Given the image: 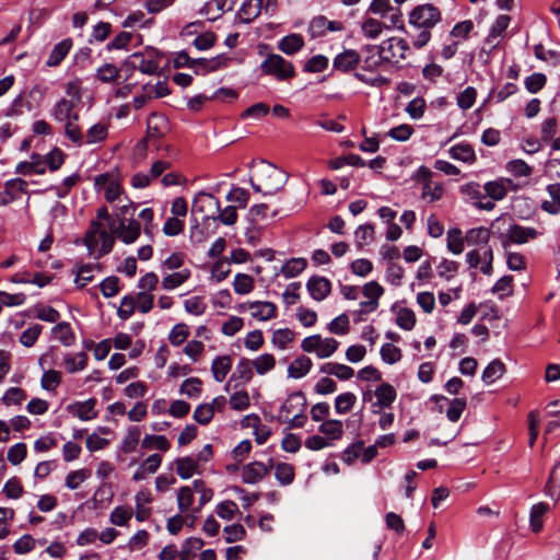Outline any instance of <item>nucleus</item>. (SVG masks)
Instances as JSON below:
<instances>
[{
  "label": "nucleus",
  "instance_id": "nucleus-1",
  "mask_svg": "<svg viewBox=\"0 0 560 560\" xmlns=\"http://www.w3.org/2000/svg\"><path fill=\"white\" fill-rule=\"evenodd\" d=\"M66 94L68 97L59 100L50 109L51 117L63 125L66 136L75 144L83 143V133L78 126L79 106L82 103L79 81L67 84Z\"/></svg>",
  "mask_w": 560,
  "mask_h": 560
},
{
  "label": "nucleus",
  "instance_id": "nucleus-2",
  "mask_svg": "<svg viewBox=\"0 0 560 560\" xmlns=\"http://www.w3.org/2000/svg\"><path fill=\"white\" fill-rule=\"evenodd\" d=\"M442 21L440 9L432 3H423L415 7L409 15L410 26L420 30L412 44L417 48L425 46L431 38V30Z\"/></svg>",
  "mask_w": 560,
  "mask_h": 560
},
{
  "label": "nucleus",
  "instance_id": "nucleus-3",
  "mask_svg": "<svg viewBox=\"0 0 560 560\" xmlns=\"http://www.w3.org/2000/svg\"><path fill=\"white\" fill-rule=\"evenodd\" d=\"M98 240H101L102 244L97 252V258L112 252L115 238L109 232L102 229L100 221L92 220L83 238L90 255H93L97 249Z\"/></svg>",
  "mask_w": 560,
  "mask_h": 560
},
{
  "label": "nucleus",
  "instance_id": "nucleus-4",
  "mask_svg": "<svg viewBox=\"0 0 560 560\" xmlns=\"http://www.w3.org/2000/svg\"><path fill=\"white\" fill-rule=\"evenodd\" d=\"M257 177L262 184L264 195H273L280 190L288 180V175L275 165L262 161L257 170Z\"/></svg>",
  "mask_w": 560,
  "mask_h": 560
},
{
  "label": "nucleus",
  "instance_id": "nucleus-5",
  "mask_svg": "<svg viewBox=\"0 0 560 560\" xmlns=\"http://www.w3.org/2000/svg\"><path fill=\"white\" fill-rule=\"evenodd\" d=\"M339 347V342L335 338H322L320 335H312L304 338L301 348L304 352H315L318 359L331 357Z\"/></svg>",
  "mask_w": 560,
  "mask_h": 560
},
{
  "label": "nucleus",
  "instance_id": "nucleus-6",
  "mask_svg": "<svg viewBox=\"0 0 560 560\" xmlns=\"http://www.w3.org/2000/svg\"><path fill=\"white\" fill-rule=\"evenodd\" d=\"M141 233V225L135 219L126 220L125 218L117 221L110 230V234L117 236L122 243L129 245L135 243Z\"/></svg>",
  "mask_w": 560,
  "mask_h": 560
},
{
  "label": "nucleus",
  "instance_id": "nucleus-7",
  "mask_svg": "<svg viewBox=\"0 0 560 560\" xmlns=\"http://www.w3.org/2000/svg\"><path fill=\"white\" fill-rule=\"evenodd\" d=\"M345 25L340 21H330L325 15H316L308 23L307 33L311 38L324 37L328 32H341Z\"/></svg>",
  "mask_w": 560,
  "mask_h": 560
},
{
  "label": "nucleus",
  "instance_id": "nucleus-8",
  "mask_svg": "<svg viewBox=\"0 0 560 560\" xmlns=\"http://www.w3.org/2000/svg\"><path fill=\"white\" fill-rule=\"evenodd\" d=\"M167 131V119L165 116L152 113L147 120V137L139 143L142 148H147L149 142L159 140Z\"/></svg>",
  "mask_w": 560,
  "mask_h": 560
},
{
  "label": "nucleus",
  "instance_id": "nucleus-9",
  "mask_svg": "<svg viewBox=\"0 0 560 560\" xmlns=\"http://www.w3.org/2000/svg\"><path fill=\"white\" fill-rule=\"evenodd\" d=\"M166 62L163 66H160L158 62L153 60L152 52H149L147 56L142 52H136L129 56L126 61L127 70H165L168 68L170 58H165Z\"/></svg>",
  "mask_w": 560,
  "mask_h": 560
},
{
  "label": "nucleus",
  "instance_id": "nucleus-10",
  "mask_svg": "<svg viewBox=\"0 0 560 560\" xmlns=\"http://www.w3.org/2000/svg\"><path fill=\"white\" fill-rule=\"evenodd\" d=\"M264 0H245L236 12L235 19L243 24H250L261 13Z\"/></svg>",
  "mask_w": 560,
  "mask_h": 560
},
{
  "label": "nucleus",
  "instance_id": "nucleus-11",
  "mask_svg": "<svg viewBox=\"0 0 560 560\" xmlns=\"http://www.w3.org/2000/svg\"><path fill=\"white\" fill-rule=\"evenodd\" d=\"M272 467V464L270 463L269 466L265 465L260 462H254L250 464H247L243 467L242 470V480L245 483L254 485L262 480L267 474L269 472V469Z\"/></svg>",
  "mask_w": 560,
  "mask_h": 560
},
{
  "label": "nucleus",
  "instance_id": "nucleus-12",
  "mask_svg": "<svg viewBox=\"0 0 560 560\" xmlns=\"http://www.w3.org/2000/svg\"><path fill=\"white\" fill-rule=\"evenodd\" d=\"M96 400L90 398L85 401H77L67 406V411L82 421H89L97 417L95 410Z\"/></svg>",
  "mask_w": 560,
  "mask_h": 560
},
{
  "label": "nucleus",
  "instance_id": "nucleus-13",
  "mask_svg": "<svg viewBox=\"0 0 560 560\" xmlns=\"http://www.w3.org/2000/svg\"><path fill=\"white\" fill-rule=\"evenodd\" d=\"M307 291L315 301L325 300L331 291V283L325 277H311L306 283Z\"/></svg>",
  "mask_w": 560,
  "mask_h": 560
},
{
  "label": "nucleus",
  "instance_id": "nucleus-14",
  "mask_svg": "<svg viewBox=\"0 0 560 560\" xmlns=\"http://www.w3.org/2000/svg\"><path fill=\"white\" fill-rule=\"evenodd\" d=\"M306 405V397L301 390L291 394L280 408L279 420L284 416L305 411Z\"/></svg>",
  "mask_w": 560,
  "mask_h": 560
},
{
  "label": "nucleus",
  "instance_id": "nucleus-15",
  "mask_svg": "<svg viewBox=\"0 0 560 560\" xmlns=\"http://www.w3.org/2000/svg\"><path fill=\"white\" fill-rule=\"evenodd\" d=\"M463 194H466L475 200V206L479 209L490 211L494 208V202L488 200L481 192L480 185L478 183H468L460 188Z\"/></svg>",
  "mask_w": 560,
  "mask_h": 560
},
{
  "label": "nucleus",
  "instance_id": "nucleus-16",
  "mask_svg": "<svg viewBox=\"0 0 560 560\" xmlns=\"http://www.w3.org/2000/svg\"><path fill=\"white\" fill-rule=\"evenodd\" d=\"M250 315L258 320H269L277 316V306L268 301H255L248 303Z\"/></svg>",
  "mask_w": 560,
  "mask_h": 560
},
{
  "label": "nucleus",
  "instance_id": "nucleus-17",
  "mask_svg": "<svg viewBox=\"0 0 560 560\" xmlns=\"http://www.w3.org/2000/svg\"><path fill=\"white\" fill-rule=\"evenodd\" d=\"M72 46H73L72 38H65L61 42L57 43L52 47V49L45 62L46 66L49 68L58 67L61 63V61L68 56Z\"/></svg>",
  "mask_w": 560,
  "mask_h": 560
},
{
  "label": "nucleus",
  "instance_id": "nucleus-18",
  "mask_svg": "<svg viewBox=\"0 0 560 560\" xmlns=\"http://www.w3.org/2000/svg\"><path fill=\"white\" fill-rule=\"evenodd\" d=\"M219 208H220V201L218 198H215L211 194L201 191V192L197 194V196L194 198L191 211L205 213V218L209 219L210 215L207 214L206 212L210 209L219 210Z\"/></svg>",
  "mask_w": 560,
  "mask_h": 560
},
{
  "label": "nucleus",
  "instance_id": "nucleus-19",
  "mask_svg": "<svg viewBox=\"0 0 560 560\" xmlns=\"http://www.w3.org/2000/svg\"><path fill=\"white\" fill-rule=\"evenodd\" d=\"M97 78L103 82H115L118 84V88L115 90V94L118 97H125L130 92L132 86L135 85L133 82L129 81V77L124 78V84L120 85L119 80L121 79L120 72H98Z\"/></svg>",
  "mask_w": 560,
  "mask_h": 560
},
{
  "label": "nucleus",
  "instance_id": "nucleus-20",
  "mask_svg": "<svg viewBox=\"0 0 560 560\" xmlns=\"http://www.w3.org/2000/svg\"><path fill=\"white\" fill-rule=\"evenodd\" d=\"M360 61V55L353 49L338 54L334 59L335 70H354Z\"/></svg>",
  "mask_w": 560,
  "mask_h": 560
},
{
  "label": "nucleus",
  "instance_id": "nucleus-21",
  "mask_svg": "<svg viewBox=\"0 0 560 560\" xmlns=\"http://www.w3.org/2000/svg\"><path fill=\"white\" fill-rule=\"evenodd\" d=\"M433 399L436 402L443 400V401H447L450 404V406L446 410V417L452 422L458 421L463 411L466 408V399H464V398H454L452 400H448L444 396L435 395V396H433Z\"/></svg>",
  "mask_w": 560,
  "mask_h": 560
},
{
  "label": "nucleus",
  "instance_id": "nucleus-22",
  "mask_svg": "<svg viewBox=\"0 0 560 560\" xmlns=\"http://www.w3.org/2000/svg\"><path fill=\"white\" fill-rule=\"evenodd\" d=\"M550 510V506L546 502H539L530 508L529 513V525L534 533H540L544 527L542 517Z\"/></svg>",
  "mask_w": 560,
  "mask_h": 560
},
{
  "label": "nucleus",
  "instance_id": "nucleus-23",
  "mask_svg": "<svg viewBox=\"0 0 560 560\" xmlns=\"http://www.w3.org/2000/svg\"><path fill=\"white\" fill-rule=\"evenodd\" d=\"M304 46V38L301 34L292 33L279 40L278 48L287 54L292 55L302 49Z\"/></svg>",
  "mask_w": 560,
  "mask_h": 560
},
{
  "label": "nucleus",
  "instance_id": "nucleus-24",
  "mask_svg": "<svg viewBox=\"0 0 560 560\" xmlns=\"http://www.w3.org/2000/svg\"><path fill=\"white\" fill-rule=\"evenodd\" d=\"M312 360L305 355L298 357L288 368V376L292 378H302L312 369Z\"/></svg>",
  "mask_w": 560,
  "mask_h": 560
},
{
  "label": "nucleus",
  "instance_id": "nucleus-25",
  "mask_svg": "<svg viewBox=\"0 0 560 560\" xmlns=\"http://www.w3.org/2000/svg\"><path fill=\"white\" fill-rule=\"evenodd\" d=\"M232 368V360L229 355H221L213 360L211 364V372L213 378L221 383L224 381Z\"/></svg>",
  "mask_w": 560,
  "mask_h": 560
},
{
  "label": "nucleus",
  "instance_id": "nucleus-26",
  "mask_svg": "<svg viewBox=\"0 0 560 560\" xmlns=\"http://www.w3.org/2000/svg\"><path fill=\"white\" fill-rule=\"evenodd\" d=\"M450 155L452 159L462 161L465 163H474L476 161V154L472 147L468 143H458L450 149Z\"/></svg>",
  "mask_w": 560,
  "mask_h": 560
},
{
  "label": "nucleus",
  "instance_id": "nucleus-27",
  "mask_svg": "<svg viewBox=\"0 0 560 560\" xmlns=\"http://www.w3.org/2000/svg\"><path fill=\"white\" fill-rule=\"evenodd\" d=\"M547 190L551 200H545L541 203V209L550 214H558L560 212V184L548 185Z\"/></svg>",
  "mask_w": 560,
  "mask_h": 560
},
{
  "label": "nucleus",
  "instance_id": "nucleus-28",
  "mask_svg": "<svg viewBox=\"0 0 560 560\" xmlns=\"http://www.w3.org/2000/svg\"><path fill=\"white\" fill-rule=\"evenodd\" d=\"M189 269H182L180 271L170 273L162 279V288L164 290H173L180 287L190 278Z\"/></svg>",
  "mask_w": 560,
  "mask_h": 560
},
{
  "label": "nucleus",
  "instance_id": "nucleus-29",
  "mask_svg": "<svg viewBox=\"0 0 560 560\" xmlns=\"http://www.w3.org/2000/svg\"><path fill=\"white\" fill-rule=\"evenodd\" d=\"M375 396L377 399L376 405L381 407H390L397 395L395 388L390 384L383 383L375 389Z\"/></svg>",
  "mask_w": 560,
  "mask_h": 560
},
{
  "label": "nucleus",
  "instance_id": "nucleus-30",
  "mask_svg": "<svg viewBox=\"0 0 560 560\" xmlns=\"http://www.w3.org/2000/svg\"><path fill=\"white\" fill-rule=\"evenodd\" d=\"M51 332L66 347H69L74 343L75 336L69 323H58L52 327Z\"/></svg>",
  "mask_w": 560,
  "mask_h": 560
},
{
  "label": "nucleus",
  "instance_id": "nucleus-31",
  "mask_svg": "<svg viewBox=\"0 0 560 560\" xmlns=\"http://www.w3.org/2000/svg\"><path fill=\"white\" fill-rule=\"evenodd\" d=\"M177 475L182 479H189L198 468L196 459L186 456L175 460Z\"/></svg>",
  "mask_w": 560,
  "mask_h": 560
},
{
  "label": "nucleus",
  "instance_id": "nucleus-32",
  "mask_svg": "<svg viewBox=\"0 0 560 560\" xmlns=\"http://www.w3.org/2000/svg\"><path fill=\"white\" fill-rule=\"evenodd\" d=\"M253 362L248 359H241L236 364L235 371L232 374V380H237L242 383H247L253 378Z\"/></svg>",
  "mask_w": 560,
  "mask_h": 560
},
{
  "label": "nucleus",
  "instance_id": "nucleus-33",
  "mask_svg": "<svg viewBox=\"0 0 560 560\" xmlns=\"http://www.w3.org/2000/svg\"><path fill=\"white\" fill-rule=\"evenodd\" d=\"M534 55L538 60L546 62L550 67L558 66L560 61V54L558 51L546 49L541 44L534 46Z\"/></svg>",
  "mask_w": 560,
  "mask_h": 560
},
{
  "label": "nucleus",
  "instance_id": "nucleus-34",
  "mask_svg": "<svg viewBox=\"0 0 560 560\" xmlns=\"http://www.w3.org/2000/svg\"><path fill=\"white\" fill-rule=\"evenodd\" d=\"M504 373V364L500 360L491 361L482 372L481 378L486 384H492Z\"/></svg>",
  "mask_w": 560,
  "mask_h": 560
},
{
  "label": "nucleus",
  "instance_id": "nucleus-35",
  "mask_svg": "<svg viewBox=\"0 0 560 560\" xmlns=\"http://www.w3.org/2000/svg\"><path fill=\"white\" fill-rule=\"evenodd\" d=\"M447 249L454 255H459L464 250V238L462 231L457 228L450 229L446 235Z\"/></svg>",
  "mask_w": 560,
  "mask_h": 560
},
{
  "label": "nucleus",
  "instance_id": "nucleus-36",
  "mask_svg": "<svg viewBox=\"0 0 560 560\" xmlns=\"http://www.w3.org/2000/svg\"><path fill=\"white\" fill-rule=\"evenodd\" d=\"M173 66L175 69H179L183 67L187 68H196V67H207V60L203 58H196L192 59L188 56L186 51H179L174 58H173Z\"/></svg>",
  "mask_w": 560,
  "mask_h": 560
},
{
  "label": "nucleus",
  "instance_id": "nucleus-37",
  "mask_svg": "<svg viewBox=\"0 0 560 560\" xmlns=\"http://www.w3.org/2000/svg\"><path fill=\"white\" fill-rule=\"evenodd\" d=\"M307 266L304 258H291L281 268V273L287 278H294L300 275Z\"/></svg>",
  "mask_w": 560,
  "mask_h": 560
},
{
  "label": "nucleus",
  "instance_id": "nucleus-38",
  "mask_svg": "<svg viewBox=\"0 0 560 560\" xmlns=\"http://www.w3.org/2000/svg\"><path fill=\"white\" fill-rule=\"evenodd\" d=\"M88 362L85 352H79L75 355L67 354L63 359L65 368L69 373L84 370Z\"/></svg>",
  "mask_w": 560,
  "mask_h": 560
},
{
  "label": "nucleus",
  "instance_id": "nucleus-39",
  "mask_svg": "<svg viewBox=\"0 0 560 560\" xmlns=\"http://www.w3.org/2000/svg\"><path fill=\"white\" fill-rule=\"evenodd\" d=\"M483 190L486 192V198L489 197V200L492 202L495 200H501L506 196L504 182H501L500 178L486 183Z\"/></svg>",
  "mask_w": 560,
  "mask_h": 560
},
{
  "label": "nucleus",
  "instance_id": "nucleus-40",
  "mask_svg": "<svg viewBox=\"0 0 560 560\" xmlns=\"http://www.w3.org/2000/svg\"><path fill=\"white\" fill-rule=\"evenodd\" d=\"M141 435V431L138 427H129L127 430V434L121 443V451L124 453H132L136 451L137 445L139 443Z\"/></svg>",
  "mask_w": 560,
  "mask_h": 560
},
{
  "label": "nucleus",
  "instance_id": "nucleus-41",
  "mask_svg": "<svg viewBox=\"0 0 560 560\" xmlns=\"http://www.w3.org/2000/svg\"><path fill=\"white\" fill-rule=\"evenodd\" d=\"M141 446L144 450L156 448L163 452H166L171 444L168 440L164 435H151L147 434L141 442Z\"/></svg>",
  "mask_w": 560,
  "mask_h": 560
},
{
  "label": "nucleus",
  "instance_id": "nucleus-42",
  "mask_svg": "<svg viewBox=\"0 0 560 560\" xmlns=\"http://www.w3.org/2000/svg\"><path fill=\"white\" fill-rule=\"evenodd\" d=\"M355 244L359 248L370 244L374 240V228L372 224H361L354 231Z\"/></svg>",
  "mask_w": 560,
  "mask_h": 560
},
{
  "label": "nucleus",
  "instance_id": "nucleus-43",
  "mask_svg": "<svg viewBox=\"0 0 560 560\" xmlns=\"http://www.w3.org/2000/svg\"><path fill=\"white\" fill-rule=\"evenodd\" d=\"M355 401L357 397L353 393L340 394L335 398V409L339 415L347 413L353 408Z\"/></svg>",
  "mask_w": 560,
  "mask_h": 560
},
{
  "label": "nucleus",
  "instance_id": "nucleus-44",
  "mask_svg": "<svg viewBox=\"0 0 560 560\" xmlns=\"http://www.w3.org/2000/svg\"><path fill=\"white\" fill-rule=\"evenodd\" d=\"M444 192V188L440 183H425L422 186L421 198L428 200L429 202L438 201L442 198Z\"/></svg>",
  "mask_w": 560,
  "mask_h": 560
},
{
  "label": "nucleus",
  "instance_id": "nucleus-45",
  "mask_svg": "<svg viewBox=\"0 0 560 560\" xmlns=\"http://www.w3.org/2000/svg\"><path fill=\"white\" fill-rule=\"evenodd\" d=\"M233 288L237 294H247L254 289V279L247 273H237L234 278Z\"/></svg>",
  "mask_w": 560,
  "mask_h": 560
},
{
  "label": "nucleus",
  "instance_id": "nucleus-46",
  "mask_svg": "<svg viewBox=\"0 0 560 560\" xmlns=\"http://www.w3.org/2000/svg\"><path fill=\"white\" fill-rule=\"evenodd\" d=\"M92 49L89 47H81L72 59V67L75 69H86L92 67Z\"/></svg>",
  "mask_w": 560,
  "mask_h": 560
},
{
  "label": "nucleus",
  "instance_id": "nucleus-47",
  "mask_svg": "<svg viewBox=\"0 0 560 560\" xmlns=\"http://www.w3.org/2000/svg\"><path fill=\"white\" fill-rule=\"evenodd\" d=\"M262 70H293L292 63L280 55H270L262 63Z\"/></svg>",
  "mask_w": 560,
  "mask_h": 560
},
{
  "label": "nucleus",
  "instance_id": "nucleus-48",
  "mask_svg": "<svg viewBox=\"0 0 560 560\" xmlns=\"http://www.w3.org/2000/svg\"><path fill=\"white\" fill-rule=\"evenodd\" d=\"M275 476L281 485L288 486L294 479V467L288 463H279L276 465Z\"/></svg>",
  "mask_w": 560,
  "mask_h": 560
},
{
  "label": "nucleus",
  "instance_id": "nucleus-49",
  "mask_svg": "<svg viewBox=\"0 0 560 560\" xmlns=\"http://www.w3.org/2000/svg\"><path fill=\"white\" fill-rule=\"evenodd\" d=\"M293 339L294 332L291 329L280 328L273 331L271 341L277 348L283 350Z\"/></svg>",
  "mask_w": 560,
  "mask_h": 560
},
{
  "label": "nucleus",
  "instance_id": "nucleus-50",
  "mask_svg": "<svg viewBox=\"0 0 560 560\" xmlns=\"http://www.w3.org/2000/svg\"><path fill=\"white\" fill-rule=\"evenodd\" d=\"M319 432L337 440L342 435V422L340 420H327L319 425Z\"/></svg>",
  "mask_w": 560,
  "mask_h": 560
},
{
  "label": "nucleus",
  "instance_id": "nucleus-51",
  "mask_svg": "<svg viewBox=\"0 0 560 560\" xmlns=\"http://www.w3.org/2000/svg\"><path fill=\"white\" fill-rule=\"evenodd\" d=\"M359 81L370 86H382L389 83V79L380 74V72H355Z\"/></svg>",
  "mask_w": 560,
  "mask_h": 560
},
{
  "label": "nucleus",
  "instance_id": "nucleus-52",
  "mask_svg": "<svg viewBox=\"0 0 560 560\" xmlns=\"http://www.w3.org/2000/svg\"><path fill=\"white\" fill-rule=\"evenodd\" d=\"M252 362L259 375H264L265 373L271 371L276 364L275 357L270 353H264Z\"/></svg>",
  "mask_w": 560,
  "mask_h": 560
},
{
  "label": "nucleus",
  "instance_id": "nucleus-53",
  "mask_svg": "<svg viewBox=\"0 0 560 560\" xmlns=\"http://www.w3.org/2000/svg\"><path fill=\"white\" fill-rule=\"evenodd\" d=\"M396 324L401 329L411 330L416 324V316L410 308H399L397 312Z\"/></svg>",
  "mask_w": 560,
  "mask_h": 560
},
{
  "label": "nucleus",
  "instance_id": "nucleus-54",
  "mask_svg": "<svg viewBox=\"0 0 560 560\" xmlns=\"http://www.w3.org/2000/svg\"><path fill=\"white\" fill-rule=\"evenodd\" d=\"M89 477H90V471L88 469L73 470V471H70L66 476L65 485L67 488L71 489V490H75Z\"/></svg>",
  "mask_w": 560,
  "mask_h": 560
},
{
  "label": "nucleus",
  "instance_id": "nucleus-55",
  "mask_svg": "<svg viewBox=\"0 0 560 560\" xmlns=\"http://www.w3.org/2000/svg\"><path fill=\"white\" fill-rule=\"evenodd\" d=\"M226 200L236 203L241 208H245L249 200V192L244 188L233 186L226 195Z\"/></svg>",
  "mask_w": 560,
  "mask_h": 560
},
{
  "label": "nucleus",
  "instance_id": "nucleus-56",
  "mask_svg": "<svg viewBox=\"0 0 560 560\" xmlns=\"http://www.w3.org/2000/svg\"><path fill=\"white\" fill-rule=\"evenodd\" d=\"M215 512L222 520L231 521L238 512V506L234 501L225 500L217 505Z\"/></svg>",
  "mask_w": 560,
  "mask_h": 560
},
{
  "label": "nucleus",
  "instance_id": "nucleus-57",
  "mask_svg": "<svg viewBox=\"0 0 560 560\" xmlns=\"http://www.w3.org/2000/svg\"><path fill=\"white\" fill-rule=\"evenodd\" d=\"M189 336V329H188V326L186 324H176L170 335H168V340L173 345V346H180L186 339L187 337Z\"/></svg>",
  "mask_w": 560,
  "mask_h": 560
},
{
  "label": "nucleus",
  "instance_id": "nucleus-58",
  "mask_svg": "<svg viewBox=\"0 0 560 560\" xmlns=\"http://www.w3.org/2000/svg\"><path fill=\"white\" fill-rule=\"evenodd\" d=\"M61 382V374L56 370H47L44 372L40 385L44 389L52 392Z\"/></svg>",
  "mask_w": 560,
  "mask_h": 560
},
{
  "label": "nucleus",
  "instance_id": "nucleus-59",
  "mask_svg": "<svg viewBox=\"0 0 560 560\" xmlns=\"http://www.w3.org/2000/svg\"><path fill=\"white\" fill-rule=\"evenodd\" d=\"M42 330H43V326L42 325L34 324L33 326H31L30 328H27L26 330H24L21 334L20 342L24 347H27V348L34 346V343L38 339L39 335L42 334Z\"/></svg>",
  "mask_w": 560,
  "mask_h": 560
},
{
  "label": "nucleus",
  "instance_id": "nucleus-60",
  "mask_svg": "<svg viewBox=\"0 0 560 560\" xmlns=\"http://www.w3.org/2000/svg\"><path fill=\"white\" fill-rule=\"evenodd\" d=\"M202 382L198 377H190L183 382L179 392L188 397H197L201 393Z\"/></svg>",
  "mask_w": 560,
  "mask_h": 560
},
{
  "label": "nucleus",
  "instance_id": "nucleus-61",
  "mask_svg": "<svg viewBox=\"0 0 560 560\" xmlns=\"http://www.w3.org/2000/svg\"><path fill=\"white\" fill-rule=\"evenodd\" d=\"M194 502V493L190 487H182L177 492V505L179 512H186Z\"/></svg>",
  "mask_w": 560,
  "mask_h": 560
},
{
  "label": "nucleus",
  "instance_id": "nucleus-62",
  "mask_svg": "<svg viewBox=\"0 0 560 560\" xmlns=\"http://www.w3.org/2000/svg\"><path fill=\"white\" fill-rule=\"evenodd\" d=\"M382 360L388 364H394L401 359V351L393 343H384L381 348Z\"/></svg>",
  "mask_w": 560,
  "mask_h": 560
},
{
  "label": "nucleus",
  "instance_id": "nucleus-63",
  "mask_svg": "<svg viewBox=\"0 0 560 560\" xmlns=\"http://www.w3.org/2000/svg\"><path fill=\"white\" fill-rule=\"evenodd\" d=\"M26 454H27L26 444L25 443H16L8 450L7 457H8V460L12 465H19L25 459Z\"/></svg>",
  "mask_w": 560,
  "mask_h": 560
},
{
  "label": "nucleus",
  "instance_id": "nucleus-64",
  "mask_svg": "<svg viewBox=\"0 0 560 560\" xmlns=\"http://www.w3.org/2000/svg\"><path fill=\"white\" fill-rule=\"evenodd\" d=\"M131 510L125 506H117L110 513V523L117 526H126L131 518Z\"/></svg>",
  "mask_w": 560,
  "mask_h": 560
}]
</instances>
